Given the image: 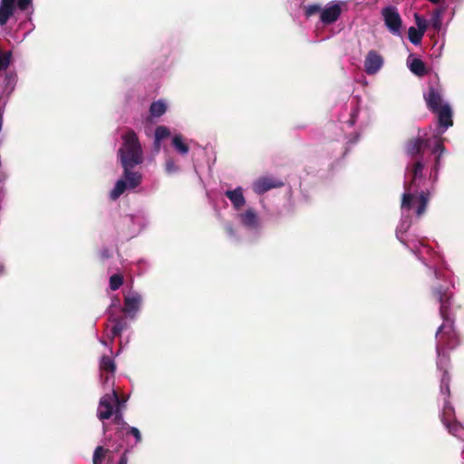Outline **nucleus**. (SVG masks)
Instances as JSON below:
<instances>
[{
    "label": "nucleus",
    "instance_id": "43",
    "mask_svg": "<svg viewBox=\"0 0 464 464\" xmlns=\"http://www.w3.org/2000/svg\"><path fill=\"white\" fill-rule=\"evenodd\" d=\"M103 430H104V432H106V430H107L105 425L103 426Z\"/></svg>",
    "mask_w": 464,
    "mask_h": 464
},
{
    "label": "nucleus",
    "instance_id": "22",
    "mask_svg": "<svg viewBox=\"0 0 464 464\" xmlns=\"http://www.w3.org/2000/svg\"><path fill=\"white\" fill-rule=\"evenodd\" d=\"M166 110L167 106L165 102L161 100H159L157 102H153L150 104V113L153 117H160L166 112Z\"/></svg>",
    "mask_w": 464,
    "mask_h": 464
},
{
    "label": "nucleus",
    "instance_id": "37",
    "mask_svg": "<svg viewBox=\"0 0 464 464\" xmlns=\"http://www.w3.org/2000/svg\"><path fill=\"white\" fill-rule=\"evenodd\" d=\"M125 402H126V400L123 399V398H121L119 395H118V402H113L114 403V406H115V411H118V408L121 409V411H123L124 407H125Z\"/></svg>",
    "mask_w": 464,
    "mask_h": 464
},
{
    "label": "nucleus",
    "instance_id": "42",
    "mask_svg": "<svg viewBox=\"0 0 464 464\" xmlns=\"http://www.w3.org/2000/svg\"><path fill=\"white\" fill-rule=\"evenodd\" d=\"M429 1H430V3H432V4L437 5V4H439L441 0H429Z\"/></svg>",
    "mask_w": 464,
    "mask_h": 464
},
{
    "label": "nucleus",
    "instance_id": "3",
    "mask_svg": "<svg viewBox=\"0 0 464 464\" xmlns=\"http://www.w3.org/2000/svg\"><path fill=\"white\" fill-rule=\"evenodd\" d=\"M123 144L118 150V155L123 169H134L142 163V149L134 130H129L123 136Z\"/></svg>",
    "mask_w": 464,
    "mask_h": 464
},
{
    "label": "nucleus",
    "instance_id": "20",
    "mask_svg": "<svg viewBox=\"0 0 464 464\" xmlns=\"http://www.w3.org/2000/svg\"><path fill=\"white\" fill-rule=\"evenodd\" d=\"M170 135V131L166 126H158L155 130V141L154 147L157 150H160V140L168 138Z\"/></svg>",
    "mask_w": 464,
    "mask_h": 464
},
{
    "label": "nucleus",
    "instance_id": "13",
    "mask_svg": "<svg viewBox=\"0 0 464 464\" xmlns=\"http://www.w3.org/2000/svg\"><path fill=\"white\" fill-rule=\"evenodd\" d=\"M434 112L438 113L440 126L449 128L453 125L452 111L449 104H444L441 109Z\"/></svg>",
    "mask_w": 464,
    "mask_h": 464
},
{
    "label": "nucleus",
    "instance_id": "29",
    "mask_svg": "<svg viewBox=\"0 0 464 464\" xmlns=\"http://www.w3.org/2000/svg\"><path fill=\"white\" fill-rule=\"evenodd\" d=\"M123 284V276L120 274H114L110 277V288L112 291L118 290Z\"/></svg>",
    "mask_w": 464,
    "mask_h": 464
},
{
    "label": "nucleus",
    "instance_id": "39",
    "mask_svg": "<svg viewBox=\"0 0 464 464\" xmlns=\"http://www.w3.org/2000/svg\"><path fill=\"white\" fill-rule=\"evenodd\" d=\"M127 462H128V458H127V456H126V452H124V453L121 455V459H120V460L118 461V463H117V464H127Z\"/></svg>",
    "mask_w": 464,
    "mask_h": 464
},
{
    "label": "nucleus",
    "instance_id": "12",
    "mask_svg": "<svg viewBox=\"0 0 464 464\" xmlns=\"http://www.w3.org/2000/svg\"><path fill=\"white\" fill-rule=\"evenodd\" d=\"M225 195L232 202L237 210L240 209L246 204V199L241 187H237L233 190H227Z\"/></svg>",
    "mask_w": 464,
    "mask_h": 464
},
{
    "label": "nucleus",
    "instance_id": "6",
    "mask_svg": "<svg viewBox=\"0 0 464 464\" xmlns=\"http://www.w3.org/2000/svg\"><path fill=\"white\" fill-rule=\"evenodd\" d=\"M430 140L420 138L410 139L406 143V152L412 160L422 159L424 149L429 146Z\"/></svg>",
    "mask_w": 464,
    "mask_h": 464
},
{
    "label": "nucleus",
    "instance_id": "41",
    "mask_svg": "<svg viewBox=\"0 0 464 464\" xmlns=\"http://www.w3.org/2000/svg\"><path fill=\"white\" fill-rule=\"evenodd\" d=\"M102 256L105 257V258H109L110 257V254L108 252V250H105L103 253H102Z\"/></svg>",
    "mask_w": 464,
    "mask_h": 464
},
{
    "label": "nucleus",
    "instance_id": "16",
    "mask_svg": "<svg viewBox=\"0 0 464 464\" xmlns=\"http://www.w3.org/2000/svg\"><path fill=\"white\" fill-rule=\"evenodd\" d=\"M123 177L130 188H135L140 184L141 175L132 171V169H123Z\"/></svg>",
    "mask_w": 464,
    "mask_h": 464
},
{
    "label": "nucleus",
    "instance_id": "9",
    "mask_svg": "<svg viewBox=\"0 0 464 464\" xmlns=\"http://www.w3.org/2000/svg\"><path fill=\"white\" fill-rule=\"evenodd\" d=\"M424 99L427 107L432 112L437 111L444 106V104H442V96L440 92L432 86L429 87L428 92L424 95Z\"/></svg>",
    "mask_w": 464,
    "mask_h": 464
},
{
    "label": "nucleus",
    "instance_id": "35",
    "mask_svg": "<svg viewBox=\"0 0 464 464\" xmlns=\"http://www.w3.org/2000/svg\"><path fill=\"white\" fill-rule=\"evenodd\" d=\"M414 18H415V22H416V24L418 26V29L426 32L427 26H428L426 20L423 19L418 14H414Z\"/></svg>",
    "mask_w": 464,
    "mask_h": 464
},
{
    "label": "nucleus",
    "instance_id": "36",
    "mask_svg": "<svg viewBox=\"0 0 464 464\" xmlns=\"http://www.w3.org/2000/svg\"><path fill=\"white\" fill-rule=\"evenodd\" d=\"M165 169L168 173H173L178 171L179 167L176 165L173 160L169 159L165 163Z\"/></svg>",
    "mask_w": 464,
    "mask_h": 464
},
{
    "label": "nucleus",
    "instance_id": "15",
    "mask_svg": "<svg viewBox=\"0 0 464 464\" xmlns=\"http://www.w3.org/2000/svg\"><path fill=\"white\" fill-rule=\"evenodd\" d=\"M240 220L244 226L251 228L256 227L258 224L257 215L253 208H248L240 214Z\"/></svg>",
    "mask_w": 464,
    "mask_h": 464
},
{
    "label": "nucleus",
    "instance_id": "11",
    "mask_svg": "<svg viewBox=\"0 0 464 464\" xmlns=\"http://www.w3.org/2000/svg\"><path fill=\"white\" fill-rule=\"evenodd\" d=\"M15 11V0H1L0 2V25L6 24Z\"/></svg>",
    "mask_w": 464,
    "mask_h": 464
},
{
    "label": "nucleus",
    "instance_id": "24",
    "mask_svg": "<svg viewBox=\"0 0 464 464\" xmlns=\"http://www.w3.org/2000/svg\"><path fill=\"white\" fill-rule=\"evenodd\" d=\"M128 185L124 179H119L114 188L110 193V198L112 200H116L124 193V191L127 189Z\"/></svg>",
    "mask_w": 464,
    "mask_h": 464
},
{
    "label": "nucleus",
    "instance_id": "26",
    "mask_svg": "<svg viewBox=\"0 0 464 464\" xmlns=\"http://www.w3.org/2000/svg\"><path fill=\"white\" fill-rule=\"evenodd\" d=\"M445 425L449 432L454 436H459V433L462 430L461 424L455 420H448L446 421H442Z\"/></svg>",
    "mask_w": 464,
    "mask_h": 464
},
{
    "label": "nucleus",
    "instance_id": "38",
    "mask_svg": "<svg viewBox=\"0 0 464 464\" xmlns=\"http://www.w3.org/2000/svg\"><path fill=\"white\" fill-rule=\"evenodd\" d=\"M111 333V339H114L116 336H120L121 334V333L114 326H112Z\"/></svg>",
    "mask_w": 464,
    "mask_h": 464
},
{
    "label": "nucleus",
    "instance_id": "5",
    "mask_svg": "<svg viewBox=\"0 0 464 464\" xmlns=\"http://www.w3.org/2000/svg\"><path fill=\"white\" fill-rule=\"evenodd\" d=\"M113 402H118V392L112 390L111 393L104 394L99 401L97 417L100 420L110 419L115 413Z\"/></svg>",
    "mask_w": 464,
    "mask_h": 464
},
{
    "label": "nucleus",
    "instance_id": "34",
    "mask_svg": "<svg viewBox=\"0 0 464 464\" xmlns=\"http://www.w3.org/2000/svg\"><path fill=\"white\" fill-rule=\"evenodd\" d=\"M432 26L439 30L441 26V11L437 9L432 13L431 16Z\"/></svg>",
    "mask_w": 464,
    "mask_h": 464
},
{
    "label": "nucleus",
    "instance_id": "2",
    "mask_svg": "<svg viewBox=\"0 0 464 464\" xmlns=\"http://www.w3.org/2000/svg\"><path fill=\"white\" fill-rule=\"evenodd\" d=\"M424 165L423 159L413 160L411 163L407 165L406 171L411 176V179L409 182H405L404 184L405 192L403 193L401 199V208L405 210H410L413 206V202L417 201L418 206L416 208V215L418 217H420L425 213L430 198V193L422 191L419 197L415 198L414 195L411 191L412 188L418 187V182L423 179Z\"/></svg>",
    "mask_w": 464,
    "mask_h": 464
},
{
    "label": "nucleus",
    "instance_id": "19",
    "mask_svg": "<svg viewBox=\"0 0 464 464\" xmlns=\"http://www.w3.org/2000/svg\"><path fill=\"white\" fill-rule=\"evenodd\" d=\"M444 151H445V147L442 143V140H437L436 144L434 145L433 150H432V153L438 154L435 158V162H434V167H433L435 179L437 177L438 170L440 168V157L444 153Z\"/></svg>",
    "mask_w": 464,
    "mask_h": 464
},
{
    "label": "nucleus",
    "instance_id": "4",
    "mask_svg": "<svg viewBox=\"0 0 464 464\" xmlns=\"http://www.w3.org/2000/svg\"><path fill=\"white\" fill-rule=\"evenodd\" d=\"M381 13L388 31L395 36H401L402 20L397 8L389 5L382 8Z\"/></svg>",
    "mask_w": 464,
    "mask_h": 464
},
{
    "label": "nucleus",
    "instance_id": "30",
    "mask_svg": "<svg viewBox=\"0 0 464 464\" xmlns=\"http://www.w3.org/2000/svg\"><path fill=\"white\" fill-rule=\"evenodd\" d=\"M11 61V53L10 52H5L0 53V72L3 70H5Z\"/></svg>",
    "mask_w": 464,
    "mask_h": 464
},
{
    "label": "nucleus",
    "instance_id": "25",
    "mask_svg": "<svg viewBox=\"0 0 464 464\" xmlns=\"http://www.w3.org/2000/svg\"><path fill=\"white\" fill-rule=\"evenodd\" d=\"M425 32L411 26L408 30L409 40L413 44H419L421 42V39L424 35Z\"/></svg>",
    "mask_w": 464,
    "mask_h": 464
},
{
    "label": "nucleus",
    "instance_id": "32",
    "mask_svg": "<svg viewBox=\"0 0 464 464\" xmlns=\"http://www.w3.org/2000/svg\"><path fill=\"white\" fill-rule=\"evenodd\" d=\"M322 12V6L318 4L309 5L304 6V14L307 17Z\"/></svg>",
    "mask_w": 464,
    "mask_h": 464
},
{
    "label": "nucleus",
    "instance_id": "8",
    "mask_svg": "<svg viewBox=\"0 0 464 464\" xmlns=\"http://www.w3.org/2000/svg\"><path fill=\"white\" fill-rule=\"evenodd\" d=\"M383 65V58L375 50H371L364 60V71L367 74H375Z\"/></svg>",
    "mask_w": 464,
    "mask_h": 464
},
{
    "label": "nucleus",
    "instance_id": "14",
    "mask_svg": "<svg viewBox=\"0 0 464 464\" xmlns=\"http://www.w3.org/2000/svg\"><path fill=\"white\" fill-rule=\"evenodd\" d=\"M141 298L139 295H129L124 298L122 312L125 314L135 313L139 310Z\"/></svg>",
    "mask_w": 464,
    "mask_h": 464
},
{
    "label": "nucleus",
    "instance_id": "17",
    "mask_svg": "<svg viewBox=\"0 0 464 464\" xmlns=\"http://www.w3.org/2000/svg\"><path fill=\"white\" fill-rule=\"evenodd\" d=\"M113 423L118 426L117 430L115 432L116 436L123 437L124 431L128 429L129 425L126 421L123 420V413L121 412V409L118 408V411H115V413L113 414Z\"/></svg>",
    "mask_w": 464,
    "mask_h": 464
},
{
    "label": "nucleus",
    "instance_id": "31",
    "mask_svg": "<svg viewBox=\"0 0 464 464\" xmlns=\"http://www.w3.org/2000/svg\"><path fill=\"white\" fill-rule=\"evenodd\" d=\"M111 321L113 322V326L116 327L121 333H122L127 328V322L123 316L111 318Z\"/></svg>",
    "mask_w": 464,
    "mask_h": 464
},
{
    "label": "nucleus",
    "instance_id": "21",
    "mask_svg": "<svg viewBox=\"0 0 464 464\" xmlns=\"http://www.w3.org/2000/svg\"><path fill=\"white\" fill-rule=\"evenodd\" d=\"M100 369L102 372H107L108 373L113 374L116 370V365L111 356L104 355L101 359Z\"/></svg>",
    "mask_w": 464,
    "mask_h": 464
},
{
    "label": "nucleus",
    "instance_id": "7",
    "mask_svg": "<svg viewBox=\"0 0 464 464\" xmlns=\"http://www.w3.org/2000/svg\"><path fill=\"white\" fill-rule=\"evenodd\" d=\"M283 186L284 182L280 179L271 177H263L254 183L253 189L256 194L262 195L272 188H281Z\"/></svg>",
    "mask_w": 464,
    "mask_h": 464
},
{
    "label": "nucleus",
    "instance_id": "28",
    "mask_svg": "<svg viewBox=\"0 0 464 464\" xmlns=\"http://www.w3.org/2000/svg\"><path fill=\"white\" fill-rule=\"evenodd\" d=\"M108 452L109 450L104 449L102 446H98L93 453V464H102V461L105 459V456Z\"/></svg>",
    "mask_w": 464,
    "mask_h": 464
},
{
    "label": "nucleus",
    "instance_id": "40",
    "mask_svg": "<svg viewBox=\"0 0 464 464\" xmlns=\"http://www.w3.org/2000/svg\"><path fill=\"white\" fill-rule=\"evenodd\" d=\"M101 377H102V379L104 381V382H109V380H110V378H111L108 374H107V375H105V376H104L103 374H102V375H101Z\"/></svg>",
    "mask_w": 464,
    "mask_h": 464
},
{
    "label": "nucleus",
    "instance_id": "10",
    "mask_svg": "<svg viewBox=\"0 0 464 464\" xmlns=\"http://www.w3.org/2000/svg\"><path fill=\"white\" fill-rule=\"evenodd\" d=\"M342 13V8L338 4H333L324 9H322L320 19L324 24H331L338 20Z\"/></svg>",
    "mask_w": 464,
    "mask_h": 464
},
{
    "label": "nucleus",
    "instance_id": "18",
    "mask_svg": "<svg viewBox=\"0 0 464 464\" xmlns=\"http://www.w3.org/2000/svg\"><path fill=\"white\" fill-rule=\"evenodd\" d=\"M409 68L412 73L419 77H422L428 73L425 63L420 58H413L410 62Z\"/></svg>",
    "mask_w": 464,
    "mask_h": 464
},
{
    "label": "nucleus",
    "instance_id": "1",
    "mask_svg": "<svg viewBox=\"0 0 464 464\" xmlns=\"http://www.w3.org/2000/svg\"><path fill=\"white\" fill-rule=\"evenodd\" d=\"M433 299L440 304V315L443 320L442 324L436 332V352L437 366L443 370L440 380V392L445 395H450V376L444 365L450 361L449 351L458 347L460 340L455 330V315L453 314V294L446 285H436L431 288Z\"/></svg>",
    "mask_w": 464,
    "mask_h": 464
},
{
    "label": "nucleus",
    "instance_id": "23",
    "mask_svg": "<svg viewBox=\"0 0 464 464\" xmlns=\"http://www.w3.org/2000/svg\"><path fill=\"white\" fill-rule=\"evenodd\" d=\"M172 145L175 150L181 155L188 154L189 147L183 141L181 135H175L172 139Z\"/></svg>",
    "mask_w": 464,
    "mask_h": 464
},
{
    "label": "nucleus",
    "instance_id": "33",
    "mask_svg": "<svg viewBox=\"0 0 464 464\" xmlns=\"http://www.w3.org/2000/svg\"><path fill=\"white\" fill-rule=\"evenodd\" d=\"M124 435H132L135 438V443H140L142 440L140 431L135 428L129 426L128 429L124 431Z\"/></svg>",
    "mask_w": 464,
    "mask_h": 464
},
{
    "label": "nucleus",
    "instance_id": "27",
    "mask_svg": "<svg viewBox=\"0 0 464 464\" xmlns=\"http://www.w3.org/2000/svg\"><path fill=\"white\" fill-rule=\"evenodd\" d=\"M440 418L441 421H446L448 420H455L454 408L450 405V403L448 401H446L444 403Z\"/></svg>",
    "mask_w": 464,
    "mask_h": 464
}]
</instances>
